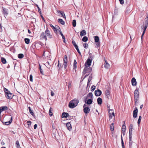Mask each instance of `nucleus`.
Returning <instances> with one entry per match:
<instances>
[{"label": "nucleus", "mask_w": 148, "mask_h": 148, "mask_svg": "<svg viewBox=\"0 0 148 148\" xmlns=\"http://www.w3.org/2000/svg\"><path fill=\"white\" fill-rule=\"evenodd\" d=\"M95 39V42L96 43V46L98 47H99L100 45V43L99 41V38L97 36H94Z\"/></svg>", "instance_id": "nucleus-5"}, {"label": "nucleus", "mask_w": 148, "mask_h": 148, "mask_svg": "<svg viewBox=\"0 0 148 148\" xmlns=\"http://www.w3.org/2000/svg\"><path fill=\"white\" fill-rule=\"evenodd\" d=\"M58 22L60 23L61 24H62V25H64L65 24L64 22L62 19L59 18L58 19Z\"/></svg>", "instance_id": "nucleus-29"}, {"label": "nucleus", "mask_w": 148, "mask_h": 148, "mask_svg": "<svg viewBox=\"0 0 148 148\" xmlns=\"http://www.w3.org/2000/svg\"><path fill=\"white\" fill-rule=\"evenodd\" d=\"M86 32L85 30H83L81 31L80 33V35L82 37L86 35Z\"/></svg>", "instance_id": "nucleus-22"}, {"label": "nucleus", "mask_w": 148, "mask_h": 148, "mask_svg": "<svg viewBox=\"0 0 148 148\" xmlns=\"http://www.w3.org/2000/svg\"><path fill=\"white\" fill-rule=\"evenodd\" d=\"M132 140L129 139V148H132Z\"/></svg>", "instance_id": "nucleus-36"}, {"label": "nucleus", "mask_w": 148, "mask_h": 148, "mask_svg": "<svg viewBox=\"0 0 148 148\" xmlns=\"http://www.w3.org/2000/svg\"><path fill=\"white\" fill-rule=\"evenodd\" d=\"M148 26V17L147 16L145 18V21L143 23V25H142L141 27V28L142 30H143V33L141 36V39H142V37L144 35L145 32V30L147 28Z\"/></svg>", "instance_id": "nucleus-1"}, {"label": "nucleus", "mask_w": 148, "mask_h": 148, "mask_svg": "<svg viewBox=\"0 0 148 148\" xmlns=\"http://www.w3.org/2000/svg\"><path fill=\"white\" fill-rule=\"evenodd\" d=\"M40 39L42 40H45L46 41L47 40V38L45 32L41 33L40 36Z\"/></svg>", "instance_id": "nucleus-8"}, {"label": "nucleus", "mask_w": 148, "mask_h": 148, "mask_svg": "<svg viewBox=\"0 0 148 148\" xmlns=\"http://www.w3.org/2000/svg\"><path fill=\"white\" fill-rule=\"evenodd\" d=\"M36 6L37 7V8H38V12L40 13L41 12V9L39 8V7H38V5H36Z\"/></svg>", "instance_id": "nucleus-55"}, {"label": "nucleus", "mask_w": 148, "mask_h": 148, "mask_svg": "<svg viewBox=\"0 0 148 148\" xmlns=\"http://www.w3.org/2000/svg\"><path fill=\"white\" fill-rule=\"evenodd\" d=\"M5 97L9 99H11L14 96L13 94L10 92L7 93V94H5Z\"/></svg>", "instance_id": "nucleus-12"}, {"label": "nucleus", "mask_w": 148, "mask_h": 148, "mask_svg": "<svg viewBox=\"0 0 148 148\" xmlns=\"http://www.w3.org/2000/svg\"><path fill=\"white\" fill-rule=\"evenodd\" d=\"M3 12L4 14L7 16L8 14V10L4 8H3Z\"/></svg>", "instance_id": "nucleus-20"}, {"label": "nucleus", "mask_w": 148, "mask_h": 148, "mask_svg": "<svg viewBox=\"0 0 148 148\" xmlns=\"http://www.w3.org/2000/svg\"><path fill=\"white\" fill-rule=\"evenodd\" d=\"M92 60L91 57L88 58L85 64V66L86 67H89L91 65Z\"/></svg>", "instance_id": "nucleus-4"}, {"label": "nucleus", "mask_w": 148, "mask_h": 148, "mask_svg": "<svg viewBox=\"0 0 148 148\" xmlns=\"http://www.w3.org/2000/svg\"><path fill=\"white\" fill-rule=\"evenodd\" d=\"M88 45L87 43H84L83 44V46L85 48L87 49L88 48Z\"/></svg>", "instance_id": "nucleus-49"}, {"label": "nucleus", "mask_w": 148, "mask_h": 148, "mask_svg": "<svg viewBox=\"0 0 148 148\" xmlns=\"http://www.w3.org/2000/svg\"><path fill=\"white\" fill-rule=\"evenodd\" d=\"M52 110V108H50L49 111V114L50 116H51L53 115Z\"/></svg>", "instance_id": "nucleus-33"}, {"label": "nucleus", "mask_w": 148, "mask_h": 148, "mask_svg": "<svg viewBox=\"0 0 148 148\" xmlns=\"http://www.w3.org/2000/svg\"><path fill=\"white\" fill-rule=\"evenodd\" d=\"M97 102L98 104H101L102 102V99L100 97H99L97 99Z\"/></svg>", "instance_id": "nucleus-26"}, {"label": "nucleus", "mask_w": 148, "mask_h": 148, "mask_svg": "<svg viewBox=\"0 0 148 148\" xmlns=\"http://www.w3.org/2000/svg\"><path fill=\"white\" fill-rule=\"evenodd\" d=\"M40 73L42 75H43V71L42 69L41 68V66H40Z\"/></svg>", "instance_id": "nucleus-51"}, {"label": "nucleus", "mask_w": 148, "mask_h": 148, "mask_svg": "<svg viewBox=\"0 0 148 148\" xmlns=\"http://www.w3.org/2000/svg\"><path fill=\"white\" fill-rule=\"evenodd\" d=\"M24 57V55L23 54L20 53L18 55V57L20 59H21Z\"/></svg>", "instance_id": "nucleus-39"}, {"label": "nucleus", "mask_w": 148, "mask_h": 148, "mask_svg": "<svg viewBox=\"0 0 148 148\" xmlns=\"http://www.w3.org/2000/svg\"><path fill=\"white\" fill-rule=\"evenodd\" d=\"M63 61L64 68L65 69H66L67 65V57L66 55L64 56Z\"/></svg>", "instance_id": "nucleus-7"}, {"label": "nucleus", "mask_w": 148, "mask_h": 148, "mask_svg": "<svg viewBox=\"0 0 148 148\" xmlns=\"http://www.w3.org/2000/svg\"><path fill=\"white\" fill-rule=\"evenodd\" d=\"M121 145L122 148H125L124 146V142L123 140L122 136L121 135Z\"/></svg>", "instance_id": "nucleus-43"}, {"label": "nucleus", "mask_w": 148, "mask_h": 148, "mask_svg": "<svg viewBox=\"0 0 148 148\" xmlns=\"http://www.w3.org/2000/svg\"><path fill=\"white\" fill-rule=\"evenodd\" d=\"M133 125L132 124H130L129 127V131H132L133 129Z\"/></svg>", "instance_id": "nucleus-41"}, {"label": "nucleus", "mask_w": 148, "mask_h": 148, "mask_svg": "<svg viewBox=\"0 0 148 148\" xmlns=\"http://www.w3.org/2000/svg\"><path fill=\"white\" fill-rule=\"evenodd\" d=\"M131 82L133 86H136L137 82L136 81V79L134 78H132Z\"/></svg>", "instance_id": "nucleus-17"}, {"label": "nucleus", "mask_w": 148, "mask_h": 148, "mask_svg": "<svg viewBox=\"0 0 148 148\" xmlns=\"http://www.w3.org/2000/svg\"><path fill=\"white\" fill-rule=\"evenodd\" d=\"M30 81L32 82H33V76L32 75H30V78H29Z\"/></svg>", "instance_id": "nucleus-52"}, {"label": "nucleus", "mask_w": 148, "mask_h": 148, "mask_svg": "<svg viewBox=\"0 0 148 148\" xmlns=\"http://www.w3.org/2000/svg\"><path fill=\"white\" fill-rule=\"evenodd\" d=\"M122 127H125V128H122V131H123L124 132L125 130L126 127L125 125H123L122 126Z\"/></svg>", "instance_id": "nucleus-57"}, {"label": "nucleus", "mask_w": 148, "mask_h": 148, "mask_svg": "<svg viewBox=\"0 0 148 148\" xmlns=\"http://www.w3.org/2000/svg\"><path fill=\"white\" fill-rule=\"evenodd\" d=\"M129 139L130 140H132V131H129Z\"/></svg>", "instance_id": "nucleus-42"}, {"label": "nucleus", "mask_w": 148, "mask_h": 148, "mask_svg": "<svg viewBox=\"0 0 148 148\" xmlns=\"http://www.w3.org/2000/svg\"><path fill=\"white\" fill-rule=\"evenodd\" d=\"M50 26L52 28L53 30L55 32L56 31H57V30L56 28L54 26H53L52 24H50Z\"/></svg>", "instance_id": "nucleus-44"}, {"label": "nucleus", "mask_w": 148, "mask_h": 148, "mask_svg": "<svg viewBox=\"0 0 148 148\" xmlns=\"http://www.w3.org/2000/svg\"><path fill=\"white\" fill-rule=\"evenodd\" d=\"M120 1V3L121 4H123L124 3V1L123 0H119Z\"/></svg>", "instance_id": "nucleus-56"}, {"label": "nucleus", "mask_w": 148, "mask_h": 148, "mask_svg": "<svg viewBox=\"0 0 148 148\" xmlns=\"http://www.w3.org/2000/svg\"><path fill=\"white\" fill-rule=\"evenodd\" d=\"M66 126L68 130L71 131V130L72 127L71 124L70 123H66Z\"/></svg>", "instance_id": "nucleus-25"}, {"label": "nucleus", "mask_w": 148, "mask_h": 148, "mask_svg": "<svg viewBox=\"0 0 148 148\" xmlns=\"http://www.w3.org/2000/svg\"><path fill=\"white\" fill-rule=\"evenodd\" d=\"M4 90L5 92V94H7V93H8L10 92V91H9L8 89L6 88H5Z\"/></svg>", "instance_id": "nucleus-47"}, {"label": "nucleus", "mask_w": 148, "mask_h": 148, "mask_svg": "<svg viewBox=\"0 0 148 148\" xmlns=\"http://www.w3.org/2000/svg\"><path fill=\"white\" fill-rule=\"evenodd\" d=\"M47 29L45 31L46 36H47L49 38H52V35L50 33V31L48 29V28L47 27Z\"/></svg>", "instance_id": "nucleus-9"}, {"label": "nucleus", "mask_w": 148, "mask_h": 148, "mask_svg": "<svg viewBox=\"0 0 148 148\" xmlns=\"http://www.w3.org/2000/svg\"><path fill=\"white\" fill-rule=\"evenodd\" d=\"M143 107V105L142 104L140 106V109H141Z\"/></svg>", "instance_id": "nucleus-64"}, {"label": "nucleus", "mask_w": 148, "mask_h": 148, "mask_svg": "<svg viewBox=\"0 0 148 148\" xmlns=\"http://www.w3.org/2000/svg\"><path fill=\"white\" fill-rule=\"evenodd\" d=\"M57 12L58 14L60 13L62 16L64 18H66L65 15V14L64 12H62L60 10H57Z\"/></svg>", "instance_id": "nucleus-24"}, {"label": "nucleus", "mask_w": 148, "mask_h": 148, "mask_svg": "<svg viewBox=\"0 0 148 148\" xmlns=\"http://www.w3.org/2000/svg\"><path fill=\"white\" fill-rule=\"evenodd\" d=\"M79 102V100L78 99H75L69 102V106L70 108H74L77 105Z\"/></svg>", "instance_id": "nucleus-2"}, {"label": "nucleus", "mask_w": 148, "mask_h": 148, "mask_svg": "<svg viewBox=\"0 0 148 148\" xmlns=\"http://www.w3.org/2000/svg\"><path fill=\"white\" fill-rule=\"evenodd\" d=\"M92 100L91 99H88L87 101H85V103H87L88 105H90L92 103Z\"/></svg>", "instance_id": "nucleus-27"}, {"label": "nucleus", "mask_w": 148, "mask_h": 148, "mask_svg": "<svg viewBox=\"0 0 148 148\" xmlns=\"http://www.w3.org/2000/svg\"><path fill=\"white\" fill-rule=\"evenodd\" d=\"M75 49L77 50V51L78 52V53L79 54V55H80L81 56V52H80L79 51V49H78V47H77V48H76Z\"/></svg>", "instance_id": "nucleus-54"}, {"label": "nucleus", "mask_w": 148, "mask_h": 148, "mask_svg": "<svg viewBox=\"0 0 148 148\" xmlns=\"http://www.w3.org/2000/svg\"><path fill=\"white\" fill-rule=\"evenodd\" d=\"M91 78H90L88 79V82H89L90 83V81H91Z\"/></svg>", "instance_id": "nucleus-63"}, {"label": "nucleus", "mask_w": 148, "mask_h": 148, "mask_svg": "<svg viewBox=\"0 0 148 148\" xmlns=\"http://www.w3.org/2000/svg\"><path fill=\"white\" fill-rule=\"evenodd\" d=\"M142 117L141 116H140L139 117V118L138 119V124H139L140 121H141V119Z\"/></svg>", "instance_id": "nucleus-46"}, {"label": "nucleus", "mask_w": 148, "mask_h": 148, "mask_svg": "<svg viewBox=\"0 0 148 148\" xmlns=\"http://www.w3.org/2000/svg\"><path fill=\"white\" fill-rule=\"evenodd\" d=\"M69 116V114L67 112H63L62 113V118H66Z\"/></svg>", "instance_id": "nucleus-21"}, {"label": "nucleus", "mask_w": 148, "mask_h": 148, "mask_svg": "<svg viewBox=\"0 0 148 148\" xmlns=\"http://www.w3.org/2000/svg\"><path fill=\"white\" fill-rule=\"evenodd\" d=\"M88 86L89 87L90 86V83L89 82H88L87 84V88L88 87Z\"/></svg>", "instance_id": "nucleus-62"}, {"label": "nucleus", "mask_w": 148, "mask_h": 148, "mask_svg": "<svg viewBox=\"0 0 148 148\" xmlns=\"http://www.w3.org/2000/svg\"><path fill=\"white\" fill-rule=\"evenodd\" d=\"M72 24L73 27H75L76 26V22L75 20H73L72 22Z\"/></svg>", "instance_id": "nucleus-40"}, {"label": "nucleus", "mask_w": 148, "mask_h": 148, "mask_svg": "<svg viewBox=\"0 0 148 148\" xmlns=\"http://www.w3.org/2000/svg\"><path fill=\"white\" fill-rule=\"evenodd\" d=\"M105 65L104 67L106 69H108L110 67V64L107 62V61L106 60H105Z\"/></svg>", "instance_id": "nucleus-23"}, {"label": "nucleus", "mask_w": 148, "mask_h": 148, "mask_svg": "<svg viewBox=\"0 0 148 148\" xmlns=\"http://www.w3.org/2000/svg\"><path fill=\"white\" fill-rule=\"evenodd\" d=\"M16 147L17 148H21L20 146L19 142L18 140L16 141Z\"/></svg>", "instance_id": "nucleus-31"}, {"label": "nucleus", "mask_w": 148, "mask_h": 148, "mask_svg": "<svg viewBox=\"0 0 148 148\" xmlns=\"http://www.w3.org/2000/svg\"><path fill=\"white\" fill-rule=\"evenodd\" d=\"M72 43L75 48L78 47L74 40L72 41Z\"/></svg>", "instance_id": "nucleus-38"}, {"label": "nucleus", "mask_w": 148, "mask_h": 148, "mask_svg": "<svg viewBox=\"0 0 148 148\" xmlns=\"http://www.w3.org/2000/svg\"><path fill=\"white\" fill-rule=\"evenodd\" d=\"M138 89L136 88L134 92V96L135 103H138V98L139 97Z\"/></svg>", "instance_id": "nucleus-3"}, {"label": "nucleus", "mask_w": 148, "mask_h": 148, "mask_svg": "<svg viewBox=\"0 0 148 148\" xmlns=\"http://www.w3.org/2000/svg\"><path fill=\"white\" fill-rule=\"evenodd\" d=\"M91 69L90 67L88 68V67H85L83 73V74H85L87 73H90L91 71Z\"/></svg>", "instance_id": "nucleus-11"}, {"label": "nucleus", "mask_w": 148, "mask_h": 148, "mask_svg": "<svg viewBox=\"0 0 148 148\" xmlns=\"http://www.w3.org/2000/svg\"><path fill=\"white\" fill-rule=\"evenodd\" d=\"M110 91L107 90L105 92L106 97V98L109 99L110 98Z\"/></svg>", "instance_id": "nucleus-15"}, {"label": "nucleus", "mask_w": 148, "mask_h": 148, "mask_svg": "<svg viewBox=\"0 0 148 148\" xmlns=\"http://www.w3.org/2000/svg\"><path fill=\"white\" fill-rule=\"evenodd\" d=\"M138 112V109L137 108H135L133 112V116L134 118H136L137 117Z\"/></svg>", "instance_id": "nucleus-13"}, {"label": "nucleus", "mask_w": 148, "mask_h": 148, "mask_svg": "<svg viewBox=\"0 0 148 148\" xmlns=\"http://www.w3.org/2000/svg\"><path fill=\"white\" fill-rule=\"evenodd\" d=\"M95 89V86L94 85H93L91 88V91H93Z\"/></svg>", "instance_id": "nucleus-50"}, {"label": "nucleus", "mask_w": 148, "mask_h": 148, "mask_svg": "<svg viewBox=\"0 0 148 148\" xmlns=\"http://www.w3.org/2000/svg\"><path fill=\"white\" fill-rule=\"evenodd\" d=\"M88 38L86 36L84 37L82 39V41L83 42H86L88 41Z\"/></svg>", "instance_id": "nucleus-37"}, {"label": "nucleus", "mask_w": 148, "mask_h": 148, "mask_svg": "<svg viewBox=\"0 0 148 148\" xmlns=\"http://www.w3.org/2000/svg\"><path fill=\"white\" fill-rule=\"evenodd\" d=\"M77 62L75 60H74L73 64V71H75V72L76 71V69L77 68Z\"/></svg>", "instance_id": "nucleus-16"}, {"label": "nucleus", "mask_w": 148, "mask_h": 148, "mask_svg": "<svg viewBox=\"0 0 148 148\" xmlns=\"http://www.w3.org/2000/svg\"><path fill=\"white\" fill-rule=\"evenodd\" d=\"M101 92L99 89H97L95 90V95L97 96H100L101 94Z\"/></svg>", "instance_id": "nucleus-14"}, {"label": "nucleus", "mask_w": 148, "mask_h": 148, "mask_svg": "<svg viewBox=\"0 0 148 148\" xmlns=\"http://www.w3.org/2000/svg\"><path fill=\"white\" fill-rule=\"evenodd\" d=\"M1 61L3 64H5L6 63V59L3 58H1Z\"/></svg>", "instance_id": "nucleus-30"}, {"label": "nucleus", "mask_w": 148, "mask_h": 148, "mask_svg": "<svg viewBox=\"0 0 148 148\" xmlns=\"http://www.w3.org/2000/svg\"><path fill=\"white\" fill-rule=\"evenodd\" d=\"M25 42L26 43L28 44L29 43L30 40L28 38H25L24 39Z\"/></svg>", "instance_id": "nucleus-34"}, {"label": "nucleus", "mask_w": 148, "mask_h": 148, "mask_svg": "<svg viewBox=\"0 0 148 148\" xmlns=\"http://www.w3.org/2000/svg\"><path fill=\"white\" fill-rule=\"evenodd\" d=\"M54 92L52 91H51V95L52 96H53L54 95Z\"/></svg>", "instance_id": "nucleus-60"}, {"label": "nucleus", "mask_w": 148, "mask_h": 148, "mask_svg": "<svg viewBox=\"0 0 148 148\" xmlns=\"http://www.w3.org/2000/svg\"><path fill=\"white\" fill-rule=\"evenodd\" d=\"M29 112L30 113L31 115H34V113L31 110V108L30 107H29Z\"/></svg>", "instance_id": "nucleus-45"}, {"label": "nucleus", "mask_w": 148, "mask_h": 148, "mask_svg": "<svg viewBox=\"0 0 148 148\" xmlns=\"http://www.w3.org/2000/svg\"><path fill=\"white\" fill-rule=\"evenodd\" d=\"M108 112L109 114L110 118H112L113 116L114 117V114L113 109H108Z\"/></svg>", "instance_id": "nucleus-10"}, {"label": "nucleus", "mask_w": 148, "mask_h": 148, "mask_svg": "<svg viewBox=\"0 0 148 148\" xmlns=\"http://www.w3.org/2000/svg\"><path fill=\"white\" fill-rule=\"evenodd\" d=\"M59 32H60V35H61V36H62V39H64V40L65 39V37L63 35V34L62 33V32L61 31L59 30Z\"/></svg>", "instance_id": "nucleus-48"}, {"label": "nucleus", "mask_w": 148, "mask_h": 148, "mask_svg": "<svg viewBox=\"0 0 148 148\" xmlns=\"http://www.w3.org/2000/svg\"><path fill=\"white\" fill-rule=\"evenodd\" d=\"M61 64H60L59 62V61H58V64L57 65V67H58V68L59 69L60 68V66H61Z\"/></svg>", "instance_id": "nucleus-53"}, {"label": "nucleus", "mask_w": 148, "mask_h": 148, "mask_svg": "<svg viewBox=\"0 0 148 148\" xmlns=\"http://www.w3.org/2000/svg\"><path fill=\"white\" fill-rule=\"evenodd\" d=\"M37 127V125L36 124H35L34 125V128L35 129H36Z\"/></svg>", "instance_id": "nucleus-61"}, {"label": "nucleus", "mask_w": 148, "mask_h": 148, "mask_svg": "<svg viewBox=\"0 0 148 148\" xmlns=\"http://www.w3.org/2000/svg\"><path fill=\"white\" fill-rule=\"evenodd\" d=\"M45 64H46L48 68L49 69H50V67L51 66V64L50 63V62L48 61Z\"/></svg>", "instance_id": "nucleus-28"}, {"label": "nucleus", "mask_w": 148, "mask_h": 148, "mask_svg": "<svg viewBox=\"0 0 148 148\" xmlns=\"http://www.w3.org/2000/svg\"><path fill=\"white\" fill-rule=\"evenodd\" d=\"M92 92H90L88 95L87 97L88 98H92Z\"/></svg>", "instance_id": "nucleus-32"}, {"label": "nucleus", "mask_w": 148, "mask_h": 148, "mask_svg": "<svg viewBox=\"0 0 148 148\" xmlns=\"http://www.w3.org/2000/svg\"><path fill=\"white\" fill-rule=\"evenodd\" d=\"M8 108L7 106H2L0 107V113L3 111L6 110L8 109Z\"/></svg>", "instance_id": "nucleus-18"}, {"label": "nucleus", "mask_w": 148, "mask_h": 148, "mask_svg": "<svg viewBox=\"0 0 148 148\" xmlns=\"http://www.w3.org/2000/svg\"><path fill=\"white\" fill-rule=\"evenodd\" d=\"M114 125L113 123H112L110 126V129L112 131L114 130Z\"/></svg>", "instance_id": "nucleus-35"}, {"label": "nucleus", "mask_w": 148, "mask_h": 148, "mask_svg": "<svg viewBox=\"0 0 148 148\" xmlns=\"http://www.w3.org/2000/svg\"><path fill=\"white\" fill-rule=\"evenodd\" d=\"M12 118H11L10 120L8 121L7 122H3V123L4 125H10L12 122Z\"/></svg>", "instance_id": "nucleus-19"}, {"label": "nucleus", "mask_w": 148, "mask_h": 148, "mask_svg": "<svg viewBox=\"0 0 148 148\" xmlns=\"http://www.w3.org/2000/svg\"><path fill=\"white\" fill-rule=\"evenodd\" d=\"M27 123L28 125H31V122L29 121H28L27 122Z\"/></svg>", "instance_id": "nucleus-59"}, {"label": "nucleus", "mask_w": 148, "mask_h": 148, "mask_svg": "<svg viewBox=\"0 0 148 148\" xmlns=\"http://www.w3.org/2000/svg\"><path fill=\"white\" fill-rule=\"evenodd\" d=\"M71 85L70 82L69 83V84L68 85V88H71Z\"/></svg>", "instance_id": "nucleus-58"}, {"label": "nucleus", "mask_w": 148, "mask_h": 148, "mask_svg": "<svg viewBox=\"0 0 148 148\" xmlns=\"http://www.w3.org/2000/svg\"><path fill=\"white\" fill-rule=\"evenodd\" d=\"M87 105L86 104H84L83 106L84 112V113L86 114L88 113L90 110L89 108L87 107Z\"/></svg>", "instance_id": "nucleus-6"}]
</instances>
